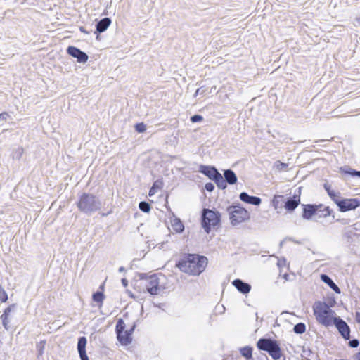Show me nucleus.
I'll return each instance as SVG.
<instances>
[{"instance_id":"obj_30","label":"nucleus","mask_w":360,"mask_h":360,"mask_svg":"<svg viewBox=\"0 0 360 360\" xmlns=\"http://www.w3.org/2000/svg\"><path fill=\"white\" fill-rule=\"evenodd\" d=\"M139 207L144 212H148L150 210V205L146 202H141L139 205Z\"/></svg>"},{"instance_id":"obj_17","label":"nucleus","mask_w":360,"mask_h":360,"mask_svg":"<svg viewBox=\"0 0 360 360\" xmlns=\"http://www.w3.org/2000/svg\"><path fill=\"white\" fill-rule=\"evenodd\" d=\"M111 24V20L109 18H105L101 20L96 25V30L98 32H103Z\"/></svg>"},{"instance_id":"obj_24","label":"nucleus","mask_w":360,"mask_h":360,"mask_svg":"<svg viewBox=\"0 0 360 360\" xmlns=\"http://www.w3.org/2000/svg\"><path fill=\"white\" fill-rule=\"evenodd\" d=\"M162 185L163 183L162 181L158 180L155 181L149 191L148 195L150 197L154 195L158 190H160L162 188Z\"/></svg>"},{"instance_id":"obj_13","label":"nucleus","mask_w":360,"mask_h":360,"mask_svg":"<svg viewBox=\"0 0 360 360\" xmlns=\"http://www.w3.org/2000/svg\"><path fill=\"white\" fill-rule=\"evenodd\" d=\"M300 203V191L297 195L295 194L292 199L288 200L285 203V208L288 211H293Z\"/></svg>"},{"instance_id":"obj_28","label":"nucleus","mask_w":360,"mask_h":360,"mask_svg":"<svg viewBox=\"0 0 360 360\" xmlns=\"http://www.w3.org/2000/svg\"><path fill=\"white\" fill-rule=\"evenodd\" d=\"M293 330L295 333L302 334L306 330V326L303 323H299L294 326Z\"/></svg>"},{"instance_id":"obj_29","label":"nucleus","mask_w":360,"mask_h":360,"mask_svg":"<svg viewBox=\"0 0 360 360\" xmlns=\"http://www.w3.org/2000/svg\"><path fill=\"white\" fill-rule=\"evenodd\" d=\"M274 167L276 170L281 172L283 170H286L288 169V165L278 160L274 163Z\"/></svg>"},{"instance_id":"obj_26","label":"nucleus","mask_w":360,"mask_h":360,"mask_svg":"<svg viewBox=\"0 0 360 360\" xmlns=\"http://www.w3.org/2000/svg\"><path fill=\"white\" fill-rule=\"evenodd\" d=\"M327 192L331 199L336 203L338 205V202H340L342 199L340 198V194L338 192H336L330 188H327Z\"/></svg>"},{"instance_id":"obj_44","label":"nucleus","mask_w":360,"mask_h":360,"mask_svg":"<svg viewBox=\"0 0 360 360\" xmlns=\"http://www.w3.org/2000/svg\"><path fill=\"white\" fill-rule=\"evenodd\" d=\"M103 288H104L103 285H101V287H100V288H101L103 290Z\"/></svg>"},{"instance_id":"obj_10","label":"nucleus","mask_w":360,"mask_h":360,"mask_svg":"<svg viewBox=\"0 0 360 360\" xmlns=\"http://www.w3.org/2000/svg\"><path fill=\"white\" fill-rule=\"evenodd\" d=\"M333 323L335 324L342 336L345 339L349 340L350 338V329L346 322L339 318H335Z\"/></svg>"},{"instance_id":"obj_32","label":"nucleus","mask_w":360,"mask_h":360,"mask_svg":"<svg viewBox=\"0 0 360 360\" xmlns=\"http://www.w3.org/2000/svg\"><path fill=\"white\" fill-rule=\"evenodd\" d=\"M8 300V295L5 290L0 287V301L1 302H6Z\"/></svg>"},{"instance_id":"obj_38","label":"nucleus","mask_w":360,"mask_h":360,"mask_svg":"<svg viewBox=\"0 0 360 360\" xmlns=\"http://www.w3.org/2000/svg\"><path fill=\"white\" fill-rule=\"evenodd\" d=\"M355 319L357 323H360V312H356L355 314Z\"/></svg>"},{"instance_id":"obj_36","label":"nucleus","mask_w":360,"mask_h":360,"mask_svg":"<svg viewBox=\"0 0 360 360\" xmlns=\"http://www.w3.org/2000/svg\"><path fill=\"white\" fill-rule=\"evenodd\" d=\"M8 116V114L6 112H4L0 114V122L2 120H5L6 119V117Z\"/></svg>"},{"instance_id":"obj_21","label":"nucleus","mask_w":360,"mask_h":360,"mask_svg":"<svg viewBox=\"0 0 360 360\" xmlns=\"http://www.w3.org/2000/svg\"><path fill=\"white\" fill-rule=\"evenodd\" d=\"M92 300L97 303L99 308H101L105 300V295L103 292H96L92 295Z\"/></svg>"},{"instance_id":"obj_43","label":"nucleus","mask_w":360,"mask_h":360,"mask_svg":"<svg viewBox=\"0 0 360 360\" xmlns=\"http://www.w3.org/2000/svg\"><path fill=\"white\" fill-rule=\"evenodd\" d=\"M122 283L124 285H127V281L124 279L122 281Z\"/></svg>"},{"instance_id":"obj_5","label":"nucleus","mask_w":360,"mask_h":360,"mask_svg":"<svg viewBox=\"0 0 360 360\" xmlns=\"http://www.w3.org/2000/svg\"><path fill=\"white\" fill-rule=\"evenodd\" d=\"M125 328L126 325L124 321L122 319H120L117 322L115 331L117 340L123 346H127L131 343L134 326L127 330L125 329Z\"/></svg>"},{"instance_id":"obj_31","label":"nucleus","mask_w":360,"mask_h":360,"mask_svg":"<svg viewBox=\"0 0 360 360\" xmlns=\"http://www.w3.org/2000/svg\"><path fill=\"white\" fill-rule=\"evenodd\" d=\"M135 129L139 133H142L146 130V126L143 122H140L135 125Z\"/></svg>"},{"instance_id":"obj_40","label":"nucleus","mask_w":360,"mask_h":360,"mask_svg":"<svg viewBox=\"0 0 360 360\" xmlns=\"http://www.w3.org/2000/svg\"><path fill=\"white\" fill-rule=\"evenodd\" d=\"M325 210L327 212V213L326 214V215H329L330 214V209L328 207H327Z\"/></svg>"},{"instance_id":"obj_9","label":"nucleus","mask_w":360,"mask_h":360,"mask_svg":"<svg viewBox=\"0 0 360 360\" xmlns=\"http://www.w3.org/2000/svg\"><path fill=\"white\" fill-rule=\"evenodd\" d=\"M338 206L340 212H345L360 206V201L356 198L342 199L338 202Z\"/></svg>"},{"instance_id":"obj_25","label":"nucleus","mask_w":360,"mask_h":360,"mask_svg":"<svg viewBox=\"0 0 360 360\" xmlns=\"http://www.w3.org/2000/svg\"><path fill=\"white\" fill-rule=\"evenodd\" d=\"M240 352L243 356L246 359L249 360L252 357V348L249 346H246L240 349Z\"/></svg>"},{"instance_id":"obj_4","label":"nucleus","mask_w":360,"mask_h":360,"mask_svg":"<svg viewBox=\"0 0 360 360\" xmlns=\"http://www.w3.org/2000/svg\"><path fill=\"white\" fill-rule=\"evenodd\" d=\"M221 214L210 209H204L202 213V226L208 233L212 229L219 226Z\"/></svg>"},{"instance_id":"obj_27","label":"nucleus","mask_w":360,"mask_h":360,"mask_svg":"<svg viewBox=\"0 0 360 360\" xmlns=\"http://www.w3.org/2000/svg\"><path fill=\"white\" fill-rule=\"evenodd\" d=\"M213 181L220 188L224 189L226 187V181L224 179L222 175L220 173L215 177Z\"/></svg>"},{"instance_id":"obj_3","label":"nucleus","mask_w":360,"mask_h":360,"mask_svg":"<svg viewBox=\"0 0 360 360\" xmlns=\"http://www.w3.org/2000/svg\"><path fill=\"white\" fill-rule=\"evenodd\" d=\"M259 349L268 352L274 360H278L283 355L280 344L277 340L270 338H260L257 342Z\"/></svg>"},{"instance_id":"obj_34","label":"nucleus","mask_w":360,"mask_h":360,"mask_svg":"<svg viewBox=\"0 0 360 360\" xmlns=\"http://www.w3.org/2000/svg\"><path fill=\"white\" fill-rule=\"evenodd\" d=\"M359 345V342L358 340L356 339H354V340H350L349 342V345L351 347H357Z\"/></svg>"},{"instance_id":"obj_35","label":"nucleus","mask_w":360,"mask_h":360,"mask_svg":"<svg viewBox=\"0 0 360 360\" xmlns=\"http://www.w3.org/2000/svg\"><path fill=\"white\" fill-rule=\"evenodd\" d=\"M205 188L207 191L211 192L214 190V186L213 184L210 182V183H207L205 184Z\"/></svg>"},{"instance_id":"obj_11","label":"nucleus","mask_w":360,"mask_h":360,"mask_svg":"<svg viewBox=\"0 0 360 360\" xmlns=\"http://www.w3.org/2000/svg\"><path fill=\"white\" fill-rule=\"evenodd\" d=\"M67 52L71 56L76 58L79 63H86L88 60V56L77 47L69 46Z\"/></svg>"},{"instance_id":"obj_15","label":"nucleus","mask_w":360,"mask_h":360,"mask_svg":"<svg viewBox=\"0 0 360 360\" xmlns=\"http://www.w3.org/2000/svg\"><path fill=\"white\" fill-rule=\"evenodd\" d=\"M232 283L238 291L243 294H247L250 291L251 286L240 279L234 280Z\"/></svg>"},{"instance_id":"obj_41","label":"nucleus","mask_w":360,"mask_h":360,"mask_svg":"<svg viewBox=\"0 0 360 360\" xmlns=\"http://www.w3.org/2000/svg\"><path fill=\"white\" fill-rule=\"evenodd\" d=\"M80 31L82 32H84V33H86V32L84 30V27H81L79 28Z\"/></svg>"},{"instance_id":"obj_23","label":"nucleus","mask_w":360,"mask_h":360,"mask_svg":"<svg viewBox=\"0 0 360 360\" xmlns=\"http://www.w3.org/2000/svg\"><path fill=\"white\" fill-rule=\"evenodd\" d=\"M171 225H172V229L176 232H178V233L181 232L184 229V224H182L181 220L177 218H175L173 220H172Z\"/></svg>"},{"instance_id":"obj_20","label":"nucleus","mask_w":360,"mask_h":360,"mask_svg":"<svg viewBox=\"0 0 360 360\" xmlns=\"http://www.w3.org/2000/svg\"><path fill=\"white\" fill-rule=\"evenodd\" d=\"M225 181L229 184H234L237 182V177L235 173L231 170L227 169L224 172Z\"/></svg>"},{"instance_id":"obj_2","label":"nucleus","mask_w":360,"mask_h":360,"mask_svg":"<svg viewBox=\"0 0 360 360\" xmlns=\"http://www.w3.org/2000/svg\"><path fill=\"white\" fill-rule=\"evenodd\" d=\"M314 314L316 321L325 326H331L335 318L334 311L323 302H316L313 306Z\"/></svg>"},{"instance_id":"obj_18","label":"nucleus","mask_w":360,"mask_h":360,"mask_svg":"<svg viewBox=\"0 0 360 360\" xmlns=\"http://www.w3.org/2000/svg\"><path fill=\"white\" fill-rule=\"evenodd\" d=\"M321 279L325 283L328 284L330 286V288L333 289L335 292L340 293V290L339 287L326 274H321Z\"/></svg>"},{"instance_id":"obj_39","label":"nucleus","mask_w":360,"mask_h":360,"mask_svg":"<svg viewBox=\"0 0 360 360\" xmlns=\"http://www.w3.org/2000/svg\"><path fill=\"white\" fill-rule=\"evenodd\" d=\"M354 359L355 360H360V352L355 354Z\"/></svg>"},{"instance_id":"obj_16","label":"nucleus","mask_w":360,"mask_h":360,"mask_svg":"<svg viewBox=\"0 0 360 360\" xmlns=\"http://www.w3.org/2000/svg\"><path fill=\"white\" fill-rule=\"evenodd\" d=\"M317 207L312 205H305L303 210V217L304 219H310L316 212Z\"/></svg>"},{"instance_id":"obj_8","label":"nucleus","mask_w":360,"mask_h":360,"mask_svg":"<svg viewBox=\"0 0 360 360\" xmlns=\"http://www.w3.org/2000/svg\"><path fill=\"white\" fill-rule=\"evenodd\" d=\"M77 207L84 212H89L94 210L95 196L89 193H83L77 202Z\"/></svg>"},{"instance_id":"obj_6","label":"nucleus","mask_w":360,"mask_h":360,"mask_svg":"<svg viewBox=\"0 0 360 360\" xmlns=\"http://www.w3.org/2000/svg\"><path fill=\"white\" fill-rule=\"evenodd\" d=\"M140 280L144 281V286L150 295H158L160 291V281L158 274L142 273L139 275Z\"/></svg>"},{"instance_id":"obj_37","label":"nucleus","mask_w":360,"mask_h":360,"mask_svg":"<svg viewBox=\"0 0 360 360\" xmlns=\"http://www.w3.org/2000/svg\"><path fill=\"white\" fill-rule=\"evenodd\" d=\"M349 174L353 175V176H358L360 177V171H352L349 172Z\"/></svg>"},{"instance_id":"obj_22","label":"nucleus","mask_w":360,"mask_h":360,"mask_svg":"<svg viewBox=\"0 0 360 360\" xmlns=\"http://www.w3.org/2000/svg\"><path fill=\"white\" fill-rule=\"evenodd\" d=\"M13 305L8 307L4 311L3 314L1 316L2 320L3 326L6 329H8V316L11 311H12Z\"/></svg>"},{"instance_id":"obj_12","label":"nucleus","mask_w":360,"mask_h":360,"mask_svg":"<svg viewBox=\"0 0 360 360\" xmlns=\"http://www.w3.org/2000/svg\"><path fill=\"white\" fill-rule=\"evenodd\" d=\"M86 338L80 337L78 340L77 349L81 360H89L86 352Z\"/></svg>"},{"instance_id":"obj_33","label":"nucleus","mask_w":360,"mask_h":360,"mask_svg":"<svg viewBox=\"0 0 360 360\" xmlns=\"http://www.w3.org/2000/svg\"><path fill=\"white\" fill-rule=\"evenodd\" d=\"M202 117L199 115H195L191 117V121L192 122H201L202 120Z\"/></svg>"},{"instance_id":"obj_14","label":"nucleus","mask_w":360,"mask_h":360,"mask_svg":"<svg viewBox=\"0 0 360 360\" xmlns=\"http://www.w3.org/2000/svg\"><path fill=\"white\" fill-rule=\"evenodd\" d=\"M240 199L243 202L254 205H259L262 201L259 197L250 196L245 192H243L240 194Z\"/></svg>"},{"instance_id":"obj_42","label":"nucleus","mask_w":360,"mask_h":360,"mask_svg":"<svg viewBox=\"0 0 360 360\" xmlns=\"http://www.w3.org/2000/svg\"><path fill=\"white\" fill-rule=\"evenodd\" d=\"M356 20L360 25V18H357Z\"/></svg>"},{"instance_id":"obj_1","label":"nucleus","mask_w":360,"mask_h":360,"mask_svg":"<svg viewBox=\"0 0 360 360\" xmlns=\"http://www.w3.org/2000/svg\"><path fill=\"white\" fill-rule=\"evenodd\" d=\"M207 264L208 259L205 256L187 254L176 263V266L185 274L198 276L205 270Z\"/></svg>"},{"instance_id":"obj_19","label":"nucleus","mask_w":360,"mask_h":360,"mask_svg":"<svg viewBox=\"0 0 360 360\" xmlns=\"http://www.w3.org/2000/svg\"><path fill=\"white\" fill-rule=\"evenodd\" d=\"M201 172L208 176L210 179L214 180L219 172L214 168L211 167H203Z\"/></svg>"},{"instance_id":"obj_7","label":"nucleus","mask_w":360,"mask_h":360,"mask_svg":"<svg viewBox=\"0 0 360 360\" xmlns=\"http://www.w3.org/2000/svg\"><path fill=\"white\" fill-rule=\"evenodd\" d=\"M230 220L233 225L243 222L249 218L248 211L240 206H231L229 208Z\"/></svg>"}]
</instances>
